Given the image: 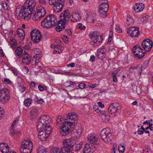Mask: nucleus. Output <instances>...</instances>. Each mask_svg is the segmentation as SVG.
I'll return each mask as SVG.
<instances>
[{
    "instance_id": "nucleus-15",
    "label": "nucleus",
    "mask_w": 153,
    "mask_h": 153,
    "mask_svg": "<svg viewBox=\"0 0 153 153\" xmlns=\"http://www.w3.org/2000/svg\"><path fill=\"white\" fill-rule=\"evenodd\" d=\"M3 91H0V103L5 104L8 102L10 98V94L4 93Z\"/></svg>"
},
{
    "instance_id": "nucleus-2",
    "label": "nucleus",
    "mask_w": 153,
    "mask_h": 153,
    "mask_svg": "<svg viewBox=\"0 0 153 153\" xmlns=\"http://www.w3.org/2000/svg\"><path fill=\"white\" fill-rule=\"evenodd\" d=\"M60 16V19L59 21V23L56 27V31L57 32H60L64 29L65 25H68L70 21L76 22L81 19V17L79 14L74 13L71 15L68 9L62 13Z\"/></svg>"
},
{
    "instance_id": "nucleus-39",
    "label": "nucleus",
    "mask_w": 153,
    "mask_h": 153,
    "mask_svg": "<svg viewBox=\"0 0 153 153\" xmlns=\"http://www.w3.org/2000/svg\"><path fill=\"white\" fill-rule=\"evenodd\" d=\"M10 44L11 47L15 49L17 45L16 41L14 39H13L11 40Z\"/></svg>"
},
{
    "instance_id": "nucleus-58",
    "label": "nucleus",
    "mask_w": 153,
    "mask_h": 153,
    "mask_svg": "<svg viewBox=\"0 0 153 153\" xmlns=\"http://www.w3.org/2000/svg\"><path fill=\"white\" fill-rule=\"evenodd\" d=\"M39 3L43 5H46L47 4L46 0H39Z\"/></svg>"
},
{
    "instance_id": "nucleus-51",
    "label": "nucleus",
    "mask_w": 153,
    "mask_h": 153,
    "mask_svg": "<svg viewBox=\"0 0 153 153\" xmlns=\"http://www.w3.org/2000/svg\"><path fill=\"white\" fill-rule=\"evenodd\" d=\"M36 102L39 104H42L44 102V101L43 99H39L37 97H36Z\"/></svg>"
},
{
    "instance_id": "nucleus-10",
    "label": "nucleus",
    "mask_w": 153,
    "mask_h": 153,
    "mask_svg": "<svg viewBox=\"0 0 153 153\" xmlns=\"http://www.w3.org/2000/svg\"><path fill=\"white\" fill-rule=\"evenodd\" d=\"M51 126L48 125L47 128L45 131H42L38 132V137L42 141H45L49 136L51 131Z\"/></svg>"
},
{
    "instance_id": "nucleus-25",
    "label": "nucleus",
    "mask_w": 153,
    "mask_h": 153,
    "mask_svg": "<svg viewBox=\"0 0 153 153\" xmlns=\"http://www.w3.org/2000/svg\"><path fill=\"white\" fill-rule=\"evenodd\" d=\"M23 49L19 47H17L16 49L15 53L16 56L18 58H20L22 56Z\"/></svg>"
},
{
    "instance_id": "nucleus-46",
    "label": "nucleus",
    "mask_w": 153,
    "mask_h": 153,
    "mask_svg": "<svg viewBox=\"0 0 153 153\" xmlns=\"http://www.w3.org/2000/svg\"><path fill=\"white\" fill-rule=\"evenodd\" d=\"M37 110L36 109H33L31 111L30 114L31 116H35L37 114Z\"/></svg>"
},
{
    "instance_id": "nucleus-8",
    "label": "nucleus",
    "mask_w": 153,
    "mask_h": 153,
    "mask_svg": "<svg viewBox=\"0 0 153 153\" xmlns=\"http://www.w3.org/2000/svg\"><path fill=\"white\" fill-rule=\"evenodd\" d=\"M89 36L90 38L91 39L96 38L93 41L91 42V45L94 46H99L102 42V37L100 35L98 32H94L91 33Z\"/></svg>"
},
{
    "instance_id": "nucleus-7",
    "label": "nucleus",
    "mask_w": 153,
    "mask_h": 153,
    "mask_svg": "<svg viewBox=\"0 0 153 153\" xmlns=\"http://www.w3.org/2000/svg\"><path fill=\"white\" fill-rule=\"evenodd\" d=\"M65 0H49V3L50 5H53V10L56 13L61 11L64 6Z\"/></svg>"
},
{
    "instance_id": "nucleus-11",
    "label": "nucleus",
    "mask_w": 153,
    "mask_h": 153,
    "mask_svg": "<svg viewBox=\"0 0 153 153\" xmlns=\"http://www.w3.org/2000/svg\"><path fill=\"white\" fill-rule=\"evenodd\" d=\"M74 141L73 138L64 140H63L64 146L62 148V152L65 151L66 149L71 150L74 146Z\"/></svg>"
},
{
    "instance_id": "nucleus-43",
    "label": "nucleus",
    "mask_w": 153,
    "mask_h": 153,
    "mask_svg": "<svg viewBox=\"0 0 153 153\" xmlns=\"http://www.w3.org/2000/svg\"><path fill=\"white\" fill-rule=\"evenodd\" d=\"M82 132V128L80 127L77 129L75 133V135L76 137H80Z\"/></svg>"
},
{
    "instance_id": "nucleus-26",
    "label": "nucleus",
    "mask_w": 153,
    "mask_h": 153,
    "mask_svg": "<svg viewBox=\"0 0 153 153\" xmlns=\"http://www.w3.org/2000/svg\"><path fill=\"white\" fill-rule=\"evenodd\" d=\"M17 34L19 38L21 40H24L25 39V31L22 29H18L17 31Z\"/></svg>"
},
{
    "instance_id": "nucleus-23",
    "label": "nucleus",
    "mask_w": 153,
    "mask_h": 153,
    "mask_svg": "<svg viewBox=\"0 0 153 153\" xmlns=\"http://www.w3.org/2000/svg\"><path fill=\"white\" fill-rule=\"evenodd\" d=\"M144 6V5L142 3H137L134 5L133 8L136 12H139L143 10Z\"/></svg>"
},
{
    "instance_id": "nucleus-31",
    "label": "nucleus",
    "mask_w": 153,
    "mask_h": 153,
    "mask_svg": "<svg viewBox=\"0 0 153 153\" xmlns=\"http://www.w3.org/2000/svg\"><path fill=\"white\" fill-rule=\"evenodd\" d=\"M19 120V119H17L16 120H15L13 123L11 125V129L10 130V134L11 135H13L15 133L14 132V125H15V123L16 122H18Z\"/></svg>"
},
{
    "instance_id": "nucleus-61",
    "label": "nucleus",
    "mask_w": 153,
    "mask_h": 153,
    "mask_svg": "<svg viewBox=\"0 0 153 153\" xmlns=\"http://www.w3.org/2000/svg\"><path fill=\"white\" fill-rule=\"evenodd\" d=\"M136 68L135 69L137 71L138 74H141L143 70H141L140 69H138V65H137V67H136Z\"/></svg>"
},
{
    "instance_id": "nucleus-42",
    "label": "nucleus",
    "mask_w": 153,
    "mask_h": 153,
    "mask_svg": "<svg viewBox=\"0 0 153 153\" xmlns=\"http://www.w3.org/2000/svg\"><path fill=\"white\" fill-rule=\"evenodd\" d=\"M86 17V20L88 22H93L94 21V17L91 15L88 16V15H87Z\"/></svg>"
},
{
    "instance_id": "nucleus-21",
    "label": "nucleus",
    "mask_w": 153,
    "mask_h": 153,
    "mask_svg": "<svg viewBox=\"0 0 153 153\" xmlns=\"http://www.w3.org/2000/svg\"><path fill=\"white\" fill-rule=\"evenodd\" d=\"M40 121L44 123L46 125L49 124L51 122L50 118V116L47 115H43L40 118Z\"/></svg>"
},
{
    "instance_id": "nucleus-9",
    "label": "nucleus",
    "mask_w": 153,
    "mask_h": 153,
    "mask_svg": "<svg viewBox=\"0 0 153 153\" xmlns=\"http://www.w3.org/2000/svg\"><path fill=\"white\" fill-rule=\"evenodd\" d=\"M121 106L119 103L114 102L111 104L108 108V111L111 114H114L115 116L120 113Z\"/></svg>"
},
{
    "instance_id": "nucleus-27",
    "label": "nucleus",
    "mask_w": 153,
    "mask_h": 153,
    "mask_svg": "<svg viewBox=\"0 0 153 153\" xmlns=\"http://www.w3.org/2000/svg\"><path fill=\"white\" fill-rule=\"evenodd\" d=\"M35 11L42 18L44 17L46 14V11L44 7H42L38 9H37Z\"/></svg>"
},
{
    "instance_id": "nucleus-6",
    "label": "nucleus",
    "mask_w": 153,
    "mask_h": 153,
    "mask_svg": "<svg viewBox=\"0 0 153 153\" xmlns=\"http://www.w3.org/2000/svg\"><path fill=\"white\" fill-rule=\"evenodd\" d=\"M100 135L101 139L105 143H111L112 137V133L109 128L102 129L100 132Z\"/></svg>"
},
{
    "instance_id": "nucleus-57",
    "label": "nucleus",
    "mask_w": 153,
    "mask_h": 153,
    "mask_svg": "<svg viewBox=\"0 0 153 153\" xmlns=\"http://www.w3.org/2000/svg\"><path fill=\"white\" fill-rule=\"evenodd\" d=\"M85 85L84 83H81L79 85L78 87L80 88L83 89L85 88Z\"/></svg>"
},
{
    "instance_id": "nucleus-16",
    "label": "nucleus",
    "mask_w": 153,
    "mask_h": 153,
    "mask_svg": "<svg viewBox=\"0 0 153 153\" xmlns=\"http://www.w3.org/2000/svg\"><path fill=\"white\" fill-rule=\"evenodd\" d=\"M153 42L149 39L145 40L142 43L143 48L145 51H149L153 46Z\"/></svg>"
},
{
    "instance_id": "nucleus-60",
    "label": "nucleus",
    "mask_w": 153,
    "mask_h": 153,
    "mask_svg": "<svg viewBox=\"0 0 153 153\" xmlns=\"http://www.w3.org/2000/svg\"><path fill=\"white\" fill-rule=\"evenodd\" d=\"M65 33L68 35L70 36L72 34L71 32L70 29H66L65 31Z\"/></svg>"
},
{
    "instance_id": "nucleus-36",
    "label": "nucleus",
    "mask_w": 153,
    "mask_h": 153,
    "mask_svg": "<svg viewBox=\"0 0 153 153\" xmlns=\"http://www.w3.org/2000/svg\"><path fill=\"white\" fill-rule=\"evenodd\" d=\"M32 102V100L29 98L26 99L24 100V105L26 107L30 106Z\"/></svg>"
},
{
    "instance_id": "nucleus-62",
    "label": "nucleus",
    "mask_w": 153,
    "mask_h": 153,
    "mask_svg": "<svg viewBox=\"0 0 153 153\" xmlns=\"http://www.w3.org/2000/svg\"><path fill=\"white\" fill-rule=\"evenodd\" d=\"M88 86L91 88H95L96 87V84H92L91 83H90L89 84Z\"/></svg>"
},
{
    "instance_id": "nucleus-54",
    "label": "nucleus",
    "mask_w": 153,
    "mask_h": 153,
    "mask_svg": "<svg viewBox=\"0 0 153 153\" xmlns=\"http://www.w3.org/2000/svg\"><path fill=\"white\" fill-rule=\"evenodd\" d=\"M115 30L118 33H120L122 32L121 30L118 25H116Z\"/></svg>"
},
{
    "instance_id": "nucleus-13",
    "label": "nucleus",
    "mask_w": 153,
    "mask_h": 153,
    "mask_svg": "<svg viewBox=\"0 0 153 153\" xmlns=\"http://www.w3.org/2000/svg\"><path fill=\"white\" fill-rule=\"evenodd\" d=\"M142 49L139 45L134 46L132 49L133 52L136 58H141L145 55V53L143 52Z\"/></svg>"
},
{
    "instance_id": "nucleus-24",
    "label": "nucleus",
    "mask_w": 153,
    "mask_h": 153,
    "mask_svg": "<svg viewBox=\"0 0 153 153\" xmlns=\"http://www.w3.org/2000/svg\"><path fill=\"white\" fill-rule=\"evenodd\" d=\"M87 139L91 143L96 144L98 136L97 135H89L87 137Z\"/></svg>"
},
{
    "instance_id": "nucleus-32",
    "label": "nucleus",
    "mask_w": 153,
    "mask_h": 153,
    "mask_svg": "<svg viewBox=\"0 0 153 153\" xmlns=\"http://www.w3.org/2000/svg\"><path fill=\"white\" fill-rule=\"evenodd\" d=\"M134 22L133 18L131 16H127L126 21V24L128 25L132 24Z\"/></svg>"
},
{
    "instance_id": "nucleus-38",
    "label": "nucleus",
    "mask_w": 153,
    "mask_h": 153,
    "mask_svg": "<svg viewBox=\"0 0 153 153\" xmlns=\"http://www.w3.org/2000/svg\"><path fill=\"white\" fill-rule=\"evenodd\" d=\"M75 83L74 82H72L70 81L64 83L65 86L66 87H72L75 85Z\"/></svg>"
},
{
    "instance_id": "nucleus-20",
    "label": "nucleus",
    "mask_w": 153,
    "mask_h": 153,
    "mask_svg": "<svg viewBox=\"0 0 153 153\" xmlns=\"http://www.w3.org/2000/svg\"><path fill=\"white\" fill-rule=\"evenodd\" d=\"M30 62V56L28 53L25 52L22 58V62L24 64L27 65L29 64Z\"/></svg>"
},
{
    "instance_id": "nucleus-19",
    "label": "nucleus",
    "mask_w": 153,
    "mask_h": 153,
    "mask_svg": "<svg viewBox=\"0 0 153 153\" xmlns=\"http://www.w3.org/2000/svg\"><path fill=\"white\" fill-rule=\"evenodd\" d=\"M78 119V117L76 113H73L71 114L69 113L67 114V119H65V121H70L71 119V120H74V121H77Z\"/></svg>"
},
{
    "instance_id": "nucleus-18",
    "label": "nucleus",
    "mask_w": 153,
    "mask_h": 153,
    "mask_svg": "<svg viewBox=\"0 0 153 153\" xmlns=\"http://www.w3.org/2000/svg\"><path fill=\"white\" fill-rule=\"evenodd\" d=\"M48 126L39 120L37 123V131L39 132L43 130L45 131V130L47 128Z\"/></svg>"
},
{
    "instance_id": "nucleus-49",
    "label": "nucleus",
    "mask_w": 153,
    "mask_h": 153,
    "mask_svg": "<svg viewBox=\"0 0 153 153\" xmlns=\"http://www.w3.org/2000/svg\"><path fill=\"white\" fill-rule=\"evenodd\" d=\"M118 149L120 152L123 153L124 152L125 147L123 146H120L118 147Z\"/></svg>"
},
{
    "instance_id": "nucleus-17",
    "label": "nucleus",
    "mask_w": 153,
    "mask_h": 153,
    "mask_svg": "<svg viewBox=\"0 0 153 153\" xmlns=\"http://www.w3.org/2000/svg\"><path fill=\"white\" fill-rule=\"evenodd\" d=\"M96 150L95 147L94 146H91L88 143L86 144L85 146L83 153H92Z\"/></svg>"
},
{
    "instance_id": "nucleus-56",
    "label": "nucleus",
    "mask_w": 153,
    "mask_h": 153,
    "mask_svg": "<svg viewBox=\"0 0 153 153\" xmlns=\"http://www.w3.org/2000/svg\"><path fill=\"white\" fill-rule=\"evenodd\" d=\"M4 82L5 84H10L12 83L7 78H6L4 79Z\"/></svg>"
},
{
    "instance_id": "nucleus-41",
    "label": "nucleus",
    "mask_w": 153,
    "mask_h": 153,
    "mask_svg": "<svg viewBox=\"0 0 153 153\" xmlns=\"http://www.w3.org/2000/svg\"><path fill=\"white\" fill-rule=\"evenodd\" d=\"M102 118L103 121L105 122H108L110 120L109 116L108 114L102 115Z\"/></svg>"
},
{
    "instance_id": "nucleus-63",
    "label": "nucleus",
    "mask_w": 153,
    "mask_h": 153,
    "mask_svg": "<svg viewBox=\"0 0 153 153\" xmlns=\"http://www.w3.org/2000/svg\"><path fill=\"white\" fill-rule=\"evenodd\" d=\"M95 57L94 56H91L90 59V61L91 62H93L95 60Z\"/></svg>"
},
{
    "instance_id": "nucleus-45",
    "label": "nucleus",
    "mask_w": 153,
    "mask_h": 153,
    "mask_svg": "<svg viewBox=\"0 0 153 153\" xmlns=\"http://www.w3.org/2000/svg\"><path fill=\"white\" fill-rule=\"evenodd\" d=\"M93 108L97 113L100 112L101 114H102L103 113L102 111H101L99 110L98 106L97 105H94L93 107Z\"/></svg>"
},
{
    "instance_id": "nucleus-64",
    "label": "nucleus",
    "mask_w": 153,
    "mask_h": 153,
    "mask_svg": "<svg viewBox=\"0 0 153 153\" xmlns=\"http://www.w3.org/2000/svg\"><path fill=\"white\" fill-rule=\"evenodd\" d=\"M38 88L39 90L41 91H43L44 90V87L41 85H39L38 86Z\"/></svg>"
},
{
    "instance_id": "nucleus-52",
    "label": "nucleus",
    "mask_w": 153,
    "mask_h": 153,
    "mask_svg": "<svg viewBox=\"0 0 153 153\" xmlns=\"http://www.w3.org/2000/svg\"><path fill=\"white\" fill-rule=\"evenodd\" d=\"M2 6L4 10H7L8 9V6H7V4L6 2H4L2 4Z\"/></svg>"
},
{
    "instance_id": "nucleus-37",
    "label": "nucleus",
    "mask_w": 153,
    "mask_h": 153,
    "mask_svg": "<svg viewBox=\"0 0 153 153\" xmlns=\"http://www.w3.org/2000/svg\"><path fill=\"white\" fill-rule=\"evenodd\" d=\"M51 153H62L61 149L54 147L51 149Z\"/></svg>"
},
{
    "instance_id": "nucleus-22",
    "label": "nucleus",
    "mask_w": 153,
    "mask_h": 153,
    "mask_svg": "<svg viewBox=\"0 0 153 153\" xmlns=\"http://www.w3.org/2000/svg\"><path fill=\"white\" fill-rule=\"evenodd\" d=\"M109 7L108 1L105 0L104 2H102L100 5L99 10H104L105 11L107 12Z\"/></svg>"
},
{
    "instance_id": "nucleus-35",
    "label": "nucleus",
    "mask_w": 153,
    "mask_h": 153,
    "mask_svg": "<svg viewBox=\"0 0 153 153\" xmlns=\"http://www.w3.org/2000/svg\"><path fill=\"white\" fill-rule=\"evenodd\" d=\"M33 57L35 63H37L39 62V59L41 57V55L39 54H36Z\"/></svg>"
},
{
    "instance_id": "nucleus-40",
    "label": "nucleus",
    "mask_w": 153,
    "mask_h": 153,
    "mask_svg": "<svg viewBox=\"0 0 153 153\" xmlns=\"http://www.w3.org/2000/svg\"><path fill=\"white\" fill-rule=\"evenodd\" d=\"M83 144L82 142H80L76 145L75 147V150L78 152L82 148Z\"/></svg>"
},
{
    "instance_id": "nucleus-1",
    "label": "nucleus",
    "mask_w": 153,
    "mask_h": 153,
    "mask_svg": "<svg viewBox=\"0 0 153 153\" xmlns=\"http://www.w3.org/2000/svg\"><path fill=\"white\" fill-rule=\"evenodd\" d=\"M35 0H27L22 6H18L16 10V16L18 19L21 18L28 20L32 13L37 10Z\"/></svg>"
},
{
    "instance_id": "nucleus-55",
    "label": "nucleus",
    "mask_w": 153,
    "mask_h": 153,
    "mask_svg": "<svg viewBox=\"0 0 153 153\" xmlns=\"http://www.w3.org/2000/svg\"><path fill=\"white\" fill-rule=\"evenodd\" d=\"M8 146L7 144L5 143H2L0 144V150H1L3 148H5L4 146Z\"/></svg>"
},
{
    "instance_id": "nucleus-30",
    "label": "nucleus",
    "mask_w": 153,
    "mask_h": 153,
    "mask_svg": "<svg viewBox=\"0 0 153 153\" xmlns=\"http://www.w3.org/2000/svg\"><path fill=\"white\" fill-rule=\"evenodd\" d=\"M33 14L34 15L33 18L34 20L39 21L42 18L40 15H39L36 12H35Z\"/></svg>"
},
{
    "instance_id": "nucleus-14",
    "label": "nucleus",
    "mask_w": 153,
    "mask_h": 153,
    "mask_svg": "<svg viewBox=\"0 0 153 153\" xmlns=\"http://www.w3.org/2000/svg\"><path fill=\"white\" fill-rule=\"evenodd\" d=\"M128 35L132 37H137L139 33V28L136 27H131L127 30Z\"/></svg>"
},
{
    "instance_id": "nucleus-12",
    "label": "nucleus",
    "mask_w": 153,
    "mask_h": 153,
    "mask_svg": "<svg viewBox=\"0 0 153 153\" xmlns=\"http://www.w3.org/2000/svg\"><path fill=\"white\" fill-rule=\"evenodd\" d=\"M30 36L32 40L35 43L39 42L41 39V34L38 30H33L31 32Z\"/></svg>"
},
{
    "instance_id": "nucleus-33",
    "label": "nucleus",
    "mask_w": 153,
    "mask_h": 153,
    "mask_svg": "<svg viewBox=\"0 0 153 153\" xmlns=\"http://www.w3.org/2000/svg\"><path fill=\"white\" fill-rule=\"evenodd\" d=\"M38 153H46L47 152L45 148L41 146L37 149Z\"/></svg>"
},
{
    "instance_id": "nucleus-53",
    "label": "nucleus",
    "mask_w": 153,
    "mask_h": 153,
    "mask_svg": "<svg viewBox=\"0 0 153 153\" xmlns=\"http://www.w3.org/2000/svg\"><path fill=\"white\" fill-rule=\"evenodd\" d=\"M19 89L22 92L25 91V88L23 85H21L19 86Z\"/></svg>"
},
{
    "instance_id": "nucleus-50",
    "label": "nucleus",
    "mask_w": 153,
    "mask_h": 153,
    "mask_svg": "<svg viewBox=\"0 0 153 153\" xmlns=\"http://www.w3.org/2000/svg\"><path fill=\"white\" fill-rule=\"evenodd\" d=\"M112 76L113 81L115 82H117V79L116 77V74L115 73H112Z\"/></svg>"
},
{
    "instance_id": "nucleus-44",
    "label": "nucleus",
    "mask_w": 153,
    "mask_h": 153,
    "mask_svg": "<svg viewBox=\"0 0 153 153\" xmlns=\"http://www.w3.org/2000/svg\"><path fill=\"white\" fill-rule=\"evenodd\" d=\"M5 148H3L1 150L2 153H8L9 151V147L8 146H4Z\"/></svg>"
},
{
    "instance_id": "nucleus-28",
    "label": "nucleus",
    "mask_w": 153,
    "mask_h": 153,
    "mask_svg": "<svg viewBox=\"0 0 153 153\" xmlns=\"http://www.w3.org/2000/svg\"><path fill=\"white\" fill-rule=\"evenodd\" d=\"M97 54L99 59L102 60L105 58V54L104 51H97Z\"/></svg>"
},
{
    "instance_id": "nucleus-48",
    "label": "nucleus",
    "mask_w": 153,
    "mask_h": 153,
    "mask_svg": "<svg viewBox=\"0 0 153 153\" xmlns=\"http://www.w3.org/2000/svg\"><path fill=\"white\" fill-rule=\"evenodd\" d=\"M1 85H0V91H3L4 92V93H6L7 94H10L9 91L8 89L7 88H1Z\"/></svg>"
},
{
    "instance_id": "nucleus-29",
    "label": "nucleus",
    "mask_w": 153,
    "mask_h": 153,
    "mask_svg": "<svg viewBox=\"0 0 153 153\" xmlns=\"http://www.w3.org/2000/svg\"><path fill=\"white\" fill-rule=\"evenodd\" d=\"M149 64L148 61H145L144 63L141 66L140 65H138V69L141 70H144L148 66Z\"/></svg>"
},
{
    "instance_id": "nucleus-5",
    "label": "nucleus",
    "mask_w": 153,
    "mask_h": 153,
    "mask_svg": "<svg viewBox=\"0 0 153 153\" xmlns=\"http://www.w3.org/2000/svg\"><path fill=\"white\" fill-rule=\"evenodd\" d=\"M21 153H30L33 148L31 141L28 137L25 138L20 146Z\"/></svg>"
},
{
    "instance_id": "nucleus-47",
    "label": "nucleus",
    "mask_w": 153,
    "mask_h": 153,
    "mask_svg": "<svg viewBox=\"0 0 153 153\" xmlns=\"http://www.w3.org/2000/svg\"><path fill=\"white\" fill-rule=\"evenodd\" d=\"M55 48H56L60 49L62 50V49H63V48L62 47V45L59 42L56 43H54Z\"/></svg>"
},
{
    "instance_id": "nucleus-4",
    "label": "nucleus",
    "mask_w": 153,
    "mask_h": 153,
    "mask_svg": "<svg viewBox=\"0 0 153 153\" xmlns=\"http://www.w3.org/2000/svg\"><path fill=\"white\" fill-rule=\"evenodd\" d=\"M73 123L69 121H64L61 128L60 133L63 136H65L70 134L74 129L73 127Z\"/></svg>"
},
{
    "instance_id": "nucleus-34",
    "label": "nucleus",
    "mask_w": 153,
    "mask_h": 153,
    "mask_svg": "<svg viewBox=\"0 0 153 153\" xmlns=\"http://www.w3.org/2000/svg\"><path fill=\"white\" fill-rule=\"evenodd\" d=\"M107 12L104 10H99V16L102 18H105L107 16Z\"/></svg>"
},
{
    "instance_id": "nucleus-59",
    "label": "nucleus",
    "mask_w": 153,
    "mask_h": 153,
    "mask_svg": "<svg viewBox=\"0 0 153 153\" xmlns=\"http://www.w3.org/2000/svg\"><path fill=\"white\" fill-rule=\"evenodd\" d=\"M65 43H67L68 41V38L66 36H64L62 37Z\"/></svg>"
},
{
    "instance_id": "nucleus-3",
    "label": "nucleus",
    "mask_w": 153,
    "mask_h": 153,
    "mask_svg": "<svg viewBox=\"0 0 153 153\" xmlns=\"http://www.w3.org/2000/svg\"><path fill=\"white\" fill-rule=\"evenodd\" d=\"M58 23L59 22L57 23V20L55 16L53 14H50L45 18L42 22L41 25L43 28L47 29L52 28L56 25V30Z\"/></svg>"
}]
</instances>
